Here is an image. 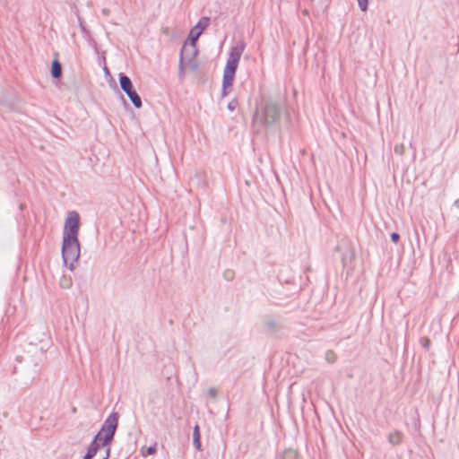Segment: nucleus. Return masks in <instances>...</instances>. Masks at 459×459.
<instances>
[{
  "instance_id": "nucleus-1",
  "label": "nucleus",
  "mask_w": 459,
  "mask_h": 459,
  "mask_svg": "<svg viewBox=\"0 0 459 459\" xmlns=\"http://www.w3.org/2000/svg\"><path fill=\"white\" fill-rule=\"evenodd\" d=\"M283 110L282 103L275 100H268L256 109L252 119L254 127H269L280 121Z\"/></svg>"
},
{
  "instance_id": "nucleus-2",
  "label": "nucleus",
  "mask_w": 459,
  "mask_h": 459,
  "mask_svg": "<svg viewBox=\"0 0 459 459\" xmlns=\"http://www.w3.org/2000/svg\"><path fill=\"white\" fill-rule=\"evenodd\" d=\"M80 242L78 238H63L62 258L65 264L72 271L74 268V263L80 257Z\"/></svg>"
},
{
  "instance_id": "nucleus-3",
  "label": "nucleus",
  "mask_w": 459,
  "mask_h": 459,
  "mask_svg": "<svg viewBox=\"0 0 459 459\" xmlns=\"http://www.w3.org/2000/svg\"><path fill=\"white\" fill-rule=\"evenodd\" d=\"M119 414L116 411L110 413L103 422L100 430L102 436V445H110L114 439V436L118 425Z\"/></svg>"
},
{
  "instance_id": "nucleus-4",
  "label": "nucleus",
  "mask_w": 459,
  "mask_h": 459,
  "mask_svg": "<svg viewBox=\"0 0 459 459\" xmlns=\"http://www.w3.org/2000/svg\"><path fill=\"white\" fill-rule=\"evenodd\" d=\"M80 215L77 212H69L65 221L63 238H78Z\"/></svg>"
},
{
  "instance_id": "nucleus-5",
  "label": "nucleus",
  "mask_w": 459,
  "mask_h": 459,
  "mask_svg": "<svg viewBox=\"0 0 459 459\" xmlns=\"http://www.w3.org/2000/svg\"><path fill=\"white\" fill-rule=\"evenodd\" d=\"M119 84L122 91L127 95L131 102L136 108H140L143 106L141 97L138 95L136 91L134 89L131 79L123 73L119 74Z\"/></svg>"
},
{
  "instance_id": "nucleus-6",
  "label": "nucleus",
  "mask_w": 459,
  "mask_h": 459,
  "mask_svg": "<svg viewBox=\"0 0 459 459\" xmlns=\"http://www.w3.org/2000/svg\"><path fill=\"white\" fill-rule=\"evenodd\" d=\"M210 24V18L204 16L202 17L197 24L191 30L189 38L192 41V48H193V54H197V49L195 48V41L198 39L200 35L203 33V31L209 26Z\"/></svg>"
},
{
  "instance_id": "nucleus-7",
  "label": "nucleus",
  "mask_w": 459,
  "mask_h": 459,
  "mask_svg": "<svg viewBox=\"0 0 459 459\" xmlns=\"http://www.w3.org/2000/svg\"><path fill=\"white\" fill-rule=\"evenodd\" d=\"M246 42L244 40H238L234 47L231 48L229 59L239 62L243 52L246 49Z\"/></svg>"
},
{
  "instance_id": "nucleus-8",
  "label": "nucleus",
  "mask_w": 459,
  "mask_h": 459,
  "mask_svg": "<svg viewBox=\"0 0 459 459\" xmlns=\"http://www.w3.org/2000/svg\"><path fill=\"white\" fill-rule=\"evenodd\" d=\"M97 455H98V451L89 446L88 451H87L86 455H84L83 459H93L95 456H97ZM109 455H110V447H107L103 454L102 458H97V459H108Z\"/></svg>"
},
{
  "instance_id": "nucleus-9",
  "label": "nucleus",
  "mask_w": 459,
  "mask_h": 459,
  "mask_svg": "<svg viewBox=\"0 0 459 459\" xmlns=\"http://www.w3.org/2000/svg\"><path fill=\"white\" fill-rule=\"evenodd\" d=\"M388 442L392 446H399L403 439V434L399 430H394L388 435Z\"/></svg>"
},
{
  "instance_id": "nucleus-10",
  "label": "nucleus",
  "mask_w": 459,
  "mask_h": 459,
  "mask_svg": "<svg viewBox=\"0 0 459 459\" xmlns=\"http://www.w3.org/2000/svg\"><path fill=\"white\" fill-rule=\"evenodd\" d=\"M102 438L103 437L100 433H97L91 442L90 446L93 447V449H96L97 451H100L101 448L106 449L107 447H110V445H102Z\"/></svg>"
},
{
  "instance_id": "nucleus-11",
  "label": "nucleus",
  "mask_w": 459,
  "mask_h": 459,
  "mask_svg": "<svg viewBox=\"0 0 459 459\" xmlns=\"http://www.w3.org/2000/svg\"><path fill=\"white\" fill-rule=\"evenodd\" d=\"M193 445L195 449L202 451L201 434L198 425H195L193 430Z\"/></svg>"
},
{
  "instance_id": "nucleus-12",
  "label": "nucleus",
  "mask_w": 459,
  "mask_h": 459,
  "mask_svg": "<svg viewBox=\"0 0 459 459\" xmlns=\"http://www.w3.org/2000/svg\"><path fill=\"white\" fill-rule=\"evenodd\" d=\"M51 76L54 79H59L62 76V65L57 59H55L52 62Z\"/></svg>"
},
{
  "instance_id": "nucleus-13",
  "label": "nucleus",
  "mask_w": 459,
  "mask_h": 459,
  "mask_svg": "<svg viewBox=\"0 0 459 459\" xmlns=\"http://www.w3.org/2000/svg\"><path fill=\"white\" fill-rule=\"evenodd\" d=\"M235 74L229 71H223L222 85L225 87H231L233 85Z\"/></svg>"
},
{
  "instance_id": "nucleus-14",
  "label": "nucleus",
  "mask_w": 459,
  "mask_h": 459,
  "mask_svg": "<svg viewBox=\"0 0 459 459\" xmlns=\"http://www.w3.org/2000/svg\"><path fill=\"white\" fill-rule=\"evenodd\" d=\"M195 55L193 54V51L191 52V56L185 62L186 66L191 72H195L199 68V63L195 58Z\"/></svg>"
},
{
  "instance_id": "nucleus-15",
  "label": "nucleus",
  "mask_w": 459,
  "mask_h": 459,
  "mask_svg": "<svg viewBox=\"0 0 459 459\" xmlns=\"http://www.w3.org/2000/svg\"><path fill=\"white\" fill-rule=\"evenodd\" d=\"M264 325L265 328L271 333H276L281 328V326H280L279 324L273 319L265 320Z\"/></svg>"
},
{
  "instance_id": "nucleus-16",
  "label": "nucleus",
  "mask_w": 459,
  "mask_h": 459,
  "mask_svg": "<svg viewBox=\"0 0 459 459\" xmlns=\"http://www.w3.org/2000/svg\"><path fill=\"white\" fill-rule=\"evenodd\" d=\"M186 51V45L183 46L180 51L179 64H178V75L179 77L184 76V66H185V57L184 52Z\"/></svg>"
},
{
  "instance_id": "nucleus-17",
  "label": "nucleus",
  "mask_w": 459,
  "mask_h": 459,
  "mask_svg": "<svg viewBox=\"0 0 459 459\" xmlns=\"http://www.w3.org/2000/svg\"><path fill=\"white\" fill-rule=\"evenodd\" d=\"M238 63L239 62H238V61H234V60L232 61L228 58L224 70L236 74V71L238 66Z\"/></svg>"
},
{
  "instance_id": "nucleus-18",
  "label": "nucleus",
  "mask_w": 459,
  "mask_h": 459,
  "mask_svg": "<svg viewBox=\"0 0 459 459\" xmlns=\"http://www.w3.org/2000/svg\"><path fill=\"white\" fill-rule=\"evenodd\" d=\"M325 359L328 363L333 364L336 362L338 357L335 351L333 350H327L325 354Z\"/></svg>"
},
{
  "instance_id": "nucleus-19",
  "label": "nucleus",
  "mask_w": 459,
  "mask_h": 459,
  "mask_svg": "<svg viewBox=\"0 0 459 459\" xmlns=\"http://www.w3.org/2000/svg\"><path fill=\"white\" fill-rule=\"evenodd\" d=\"M281 459H299L298 452L293 449H286L282 453Z\"/></svg>"
},
{
  "instance_id": "nucleus-20",
  "label": "nucleus",
  "mask_w": 459,
  "mask_h": 459,
  "mask_svg": "<svg viewBox=\"0 0 459 459\" xmlns=\"http://www.w3.org/2000/svg\"><path fill=\"white\" fill-rule=\"evenodd\" d=\"M420 343L421 344V346L426 349V350H429V347H430V344H431V341L429 337L427 336H422L420 337Z\"/></svg>"
},
{
  "instance_id": "nucleus-21",
  "label": "nucleus",
  "mask_w": 459,
  "mask_h": 459,
  "mask_svg": "<svg viewBox=\"0 0 459 459\" xmlns=\"http://www.w3.org/2000/svg\"><path fill=\"white\" fill-rule=\"evenodd\" d=\"M404 151H405V147H404L403 143L396 144L394 148V153L401 155V156L404 153Z\"/></svg>"
},
{
  "instance_id": "nucleus-22",
  "label": "nucleus",
  "mask_w": 459,
  "mask_h": 459,
  "mask_svg": "<svg viewBox=\"0 0 459 459\" xmlns=\"http://www.w3.org/2000/svg\"><path fill=\"white\" fill-rule=\"evenodd\" d=\"M238 106V101L237 99H233L228 104V109L230 111H234Z\"/></svg>"
},
{
  "instance_id": "nucleus-23",
  "label": "nucleus",
  "mask_w": 459,
  "mask_h": 459,
  "mask_svg": "<svg viewBox=\"0 0 459 459\" xmlns=\"http://www.w3.org/2000/svg\"><path fill=\"white\" fill-rule=\"evenodd\" d=\"M359 6L361 11H366L368 8V0H358Z\"/></svg>"
},
{
  "instance_id": "nucleus-24",
  "label": "nucleus",
  "mask_w": 459,
  "mask_h": 459,
  "mask_svg": "<svg viewBox=\"0 0 459 459\" xmlns=\"http://www.w3.org/2000/svg\"><path fill=\"white\" fill-rule=\"evenodd\" d=\"M71 285H72V282H71V280H70V279L61 281V282H60V286H61L63 289L70 288V286H71Z\"/></svg>"
},
{
  "instance_id": "nucleus-25",
  "label": "nucleus",
  "mask_w": 459,
  "mask_h": 459,
  "mask_svg": "<svg viewBox=\"0 0 459 459\" xmlns=\"http://www.w3.org/2000/svg\"><path fill=\"white\" fill-rule=\"evenodd\" d=\"M391 240L394 243V244H397L399 239H400V235L397 233V232H393L391 233Z\"/></svg>"
},
{
  "instance_id": "nucleus-26",
  "label": "nucleus",
  "mask_w": 459,
  "mask_h": 459,
  "mask_svg": "<svg viewBox=\"0 0 459 459\" xmlns=\"http://www.w3.org/2000/svg\"><path fill=\"white\" fill-rule=\"evenodd\" d=\"M78 20H79V25H80V29H81L82 32L84 34H88L89 31L87 30L86 27L84 26L83 21L81 18H79Z\"/></svg>"
},
{
  "instance_id": "nucleus-27",
  "label": "nucleus",
  "mask_w": 459,
  "mask_h": 459,
  "mask_svg": "<svg viewBox=\"0 0 459 459\" xmlns=\"http://www.w3.org/2000/svg\"><path fill=\"white\" fill-rule=\"evenodd\" d=\"M231 90V87H225L224 85H222L221 87V97H225L229 94V92Z\"/></svg>"
},
{
  "instance_id": "nucleus-28",
  "label": "nucleus",
  "mask_w": 459,
  "mask_h": 459,
  "mask_svg": "<svg viewBox=\"0 0 459 459\" xmlns=\"http://www.w3.org/2000/svg\"><path fill=\"white\" fill-rule=\"evenodd\" d=\"M156 452V447L155 446H151L147 448V455H153L154 453Z\"/></svg>"
},
{
  "instance_id": "nucleus-29",
  "label": "nucleus",
  "mask_w": 459,
  "mask_h": 459,
  "mask_svg": "<svg viewBox=\"0 0 459 459\" xmlns=\"http://www.w3.org/2000/svg\"><path fill=\"white\" fill-rule=\"evenodd\" d=\"M102 12H103V13H104L105 15H108V13H109V11H108V10H107V9H103V11H102Z\"/></svg>"
},
{
  "instance_id": "nucleus-30",
  "label": "nucleus",
  "mask_w": 459,
  "mask_h": 459,
  "mask_svg": "<svg viewBox=\"0 0 459 459\" xmlns=\"http://www.w3.org/2000/svg\"><path fill=\"white\" fill-rule=\"evenodd\" d=\"M225 274H226V278L230 279L231 272L226 273Z\"/></svg>"
},
{
  "instance_id": "nucleus-31",
  "label": "nucleus",
  "mask_w": 459,
  "mask_h": 459,
  "mask_svg": "<svg viewBox=\"0 0 459 459\" xmlns=\"http://www.w3.org/2000/svg\"><path fill=\"white\" fill-rule=\"evenodd\" d=\"M225 274H226V278L230 279L231 272L226 273Z\"/></svg>"
},
{
  "instance_id": "nucleus-32",
  "label": "nucleus",
  "mask_w": 459,
  "mask_h": 459,
  "mask_svg": "<svg viewBox=\"0 0 459 459\" xmlns=\"http://www.w3.org/2000/svg\"><path fill=\"white\" fill-rule=\"evenodd\" d=\"M104 73H107V74H108V73H109V72H108V67H107V66H105V67H104Z\"/></svg>"
}]
</instances>
